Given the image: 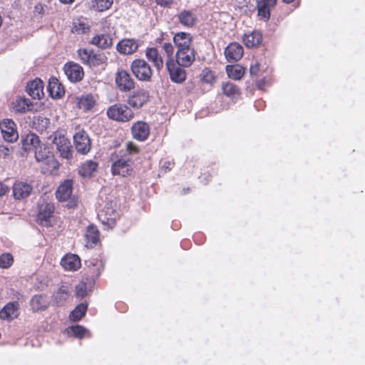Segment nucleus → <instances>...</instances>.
I'll return each instance as SVG.
<instances>
[{"label": "nucleus", "mask_w": 365, "mask_h": 365, "mask_svg": "<svg viewBox=\"0 0 365 365\" xmlns=\"http://www.w3.org/2000/svg\"><path fill=\"white\" fill-rule=\"evenodd\" d=\"M163 50L166 55L165 66L170 80L176 83H183L187 78V73L183 67L179 66L173 59L174 46L170 42L163 44Z\"/></svg>", "instance_id": "nucleus-1"}, {"label": "nucleus", "mask_w": 365, "mask_h": 365, "mask_svg": "<svg viewBox=\"0 0 365 365\" xmlns=\"http://www.w3.org/2000/svg\"><path fill=\"white\" fill-rule=\"evenodd\" d=\"M76 53L81 63L90 68L104 66L107 64L108 58L105 53L95 51L93 48H80Z\"/></svg>", "instance_id": "nucleus-2"}, {"label": "nucleus", "mask_w": 365, "mask_h": 365, "mask_svg": "<svg viewBox=\"0 0 365 365\" xmlns=\"http://www.w3.org/2000/svg\"><path fill=\"white\" fill-rule=\"evenodd\" d=\"M108 118L118 123H128L135 117V113L126 104L116 103L109 106L106 110Z\"/></svg>", "instance_id": "nucleus-3"}, {"label": "nucleus", "mask_w": 365, "mask_h": 365, "mask_svg": "<svg viewBox=\"0 0 365 365\" xmlns=\"http://www.w3.org/2000/svg\"><path fill=\"white\" fill-rule=\"evenodd\" d=\"M110 160L113 162L111 173L113 175L127 177L132 175L133 172V162L128 155L119 156L117 153H113Z\"/></svg>", "instance_id": "nucleus-4"}, {"label": "nucleus", "mask_w": 365, "mask_h": 365, "mask_svg": "<svg viewBox=\"0 0 365 365\" xmlns=\"http://www.w3.org/2000/svg\"><path fill=\"white\" fill-rule=\"evenodd\" d=\"M131 71L137 79L141 81H150L153 76V70L150 64L144 59H135L131 63Z\"/></svg>", "instance_id": "nucleus-5"}, {"label": "nucleus", "mask_w": 365, "mask_h": 365, "mask_svg": "<svg viewBox=\"0 0 365 365\" xmlns=\"http://www.w3.org/2000/svg\"><path fill=\"white\" fill-rule=\"evenodd\" d=\"M53 143L56 145V149L62 158L70 159L72 158L71 145L69 139L64 135L56 132L53 135Z\"/></svg>", "instance_id": "nucleus-6"}, {"label": "nucleus", "mask_w": 365, "mask_h": 365, "mask_svg": "<svg viewBox=\"0 0 365 365\" xmlns=\"http://www.w3.org/2000/svg\"><path fill=\"white\" fill-rule=\"evenodd\" d=\"M150 101L149 91L144 88H138L127 99V103L133 109H140Z\"/></svg>", "instance_id": "nucleus-7"}, {"label": "nucleus", "mask_w": 365, "mask_h": 365, "mask_svg": "<svg viewBox=\"0 0 365 365\" xmlns=\"http://www.w3.org/2000/svg\"><path fill=\"white\" fill-rule=\"evenodd\" d=\"M63 71L68 79L72 83L80 82L84 77V70L78 63L68 61L63 66Z\"/></svg>", "instance_id": "nucleus-8"}, {"label": "nucleus", "mask_w": 365, "mask_h": 365, "mask_svg": "<svg viewBox=\"0 0 365 365\" xmlns=\"http://www.w3.org/2000/svg\"><path fill=\"white\" fill-rule=\"evenodd\" d=\"M115 83L123 92H128L135 88V83L130 74L125 70H118L115 73Z\"/></svg>", "instance_id": "nucleus-9"}, {"label": "nucleus", "mask_w": 365, "mask_h": 365, "mask_svg": "<svg viewBox=\"0 0 365 365\" xmlns=\"http://www.w3.org/2000/svg\"><path fill=\"white\" fill-rule=\"evenodd\" d=\"M0 129L4 139L7 142H15L19 138L16 125L11 119H4L0 122Z\"/></svg>", "instance_id": "nucleus-10"}, {"label": "nucleus", "mask_w": 365, "mask_h": 365, "mask_svg": "<svg viewBox=\"0 0 365 365\" xmlns=\"http://www.w3.org/2000/svg\"><path fill=\"white\" fill-rule=\"evenodd\" d=\"M98 217L108 229H112L115 226L117 220L119 219V215L111 207H105L99 212Z\"/></svg>", "instance_id": "nucleus-11"}, {"label": "nucleus", "mask_w": 365, "mask_h": 365, "mask_svg": "<svg viewBox=\"0 0 365 365\" xmlns=\"http://www.w3.org/2000/svg\"><path fill=\"white\" fill-rule=\"evenodd\" d=\"M196 51L195 48L177 50L175 63L183 68H188L195 61Z\"/></svg>", "instance_id": "nucleus-12"}, {"label": "nucleus", "mask_w": 365, "mask_h": 365, "mask_svg": "<svg viewBox=\"0 0 365 365\" xmlns=\"http://www.w3.org/2000/svg\"><path fill=\"white\" fill-rule=\"evenodd\" d=\"M74 145L81 154H87L91 148L89 136L84 130L77 132L73 136Z\"/></svg>", "instance_id": "nucleus-13"}, {"label": "nucleus", "mask_w": 365, "mask_h": 365, "mask_svg": "<svg viewBox=\"0 0 365 365\" xmlns=\"http://www.w3.org/2000/svg\"><path fill=\"white\" fill-rule=\"evenodd\" d=\"M55 206L52 202H43L38 205L37 222L40 225H46L54 213Z\"/></svg>", "instance_id": "nucleus-14"}, {"label": "nucleus", "mask_w": 365, "mask_h": 365, "mask_svg": "<svg viewBox=\"0 0 365 365\" xmlns=\"http://www.w3.org/2000/svg\"><path fill=\"white\" fill-rule=\"evenodd\" d=\"M146 58L153 64L158 71L164 67V58L157 47H148L145 51Z\"/></svg>", "instance_id": "nucleus-15"}, {"label": "nucleus", "mask_w": 365, "mask_h": 365, "mask_svg": "<svg viewBox=\"0 0 365 365\" xmlns=\"http://www.w3.org/2000/svg\"><path fill=\"white\" fill-rule=\"evenodd\" d=\"M173 41L177 50L193 48L192 36L190 33L180 31L174 34Z\"/></svg>", "instance_id": "nucleus-16"}, {"label": "nucleus", "mask_w": 365, "mask_h": 365, "mask_svg": "<svg viewBox=\"0 0 365 365\" xmlns=\"http://www.w3.org/2000/svg\"><path fill=\"white\" fill-rule=\"evenodd\" d=\"M131 133L134 139L145 141L150 135V126L145 121H137L131 127Z\"/></svg>", "instance_id": "nucleus-17"}, {"label": "nucleus", "mask_w": 365, "mask_h": 365, "mask_svg": "<svg viewBox=\"0 0 365 365\" xmlns=\"http://www.w3.org/2000/svg\"><path fill=\"white\" fill-rule=\"evenodd\" d=\"M243 47L236 42L230 43L225 50V56L228 62L238 61L243 56Z\"/></svg>", "instance_id": "nucleus-18"}, {"label": "nucleus", "mask_w": 365, "mask_h": 365, "mask_svg": "<svg viewBox=\"0 0 365 365\" xmlns=\"http://www.w3.org/2000/svg\"><path fill=\"white\" fill-rule=\"evenodd\" d=\"M84 238L86 247L88 248H93L101 244L100 232L94 225L91 224L87 227Z\"/></svg>", "instance_id": "nucleus-19"}, {"label": "nucleus", "mask_w": 365, "mask_h": 365, "mask_svg": "<svg viewBox=\"0 0 365 365\" xmlns=\"http://www.w3.org/2000/svg\"><path fill=\"white\" fill-rule=\"evenodd\" d=\"M20 305L18 302L7 303L0 310V319L6 321H12L19 315Z\"/></svg>", "instance_id": "nucleus-20"}, {"label": "nucleus", "mask_w": 365, "mask_h": 365, "mask_svg": "<svg viewBox=\"0 0 365 365\" xmlns=\"http://www.w3.org/2000/svg\"><path fill=\"white\" fill-rule=\"evenodd\" d=\"M73 181L71 179L65 180L57 188L55 195L60 202L68 200L73 192Z\"/></svg>", "instance_id": "nucleus-21"}, {"label": "nucleus", "mask_w": 365, "mask_h": 365, "mask_svg": "<svg viewBox=\"0 0 365 365\" xmlns=\"http://www.w3.org/2000/svg\"><path fill=\"white\" fill-rule=\"evenodd\" d=\"M139 47V43L134 38H123L120 41L117 46V51L122 54L130 55L135 53Z\"/></svg>", "instance_id": "nucleus-22"}, {"label": "nucleus", "mask_w": 365, "mask_h": 365, "mask_svg": "<svg viewBox=\"0 0 365 365\" xmlns=\"http://www.w3.org/2000/svg\"><path fill=\"white\" fill-rule=\"evenodd\" d=\"M61 265L66 271H76L81 266V260L77 255L68 253L62 257Z\"/></svg>", "instance_id": "nucleus-23"}, {"label": "nucleus", "mask_w": 365, "mask_h": 365, "mask_svg": "<svg viewBox=\"0 0 365 365\" xmlns=\"http://www.w3.org/2000/svg\"><path fill=\"white\" fill-rule=\"evenodd\" d=\"M262 34L257 30L245 34L242 37L245 46L249 48L258 47L262 43Z\"/></svg>", "instance_id": "nucleus-24"}, {"label": "nucleus", "mask_w": 365, "mask_h": 365, "mask_svg": "<svg viewBox=\"0 0 365 365\" xmlns=\"http://www.w3.org/2000/svg\"><path fill=\"white\" fill-rule=\"evenodd\" d=\"M26 92L34 99H40L43 96V82L38 78L29 81L26 86Z\"/></svg>", "instance_id": "nucleus-25"}, {"label": "nucleus", "mask_w": 365, "mask_h": 365, "mask_svg": "<svg viewBox=\"0 0 365 365\" xmlns=\"http://www.w3.org/2000/svg\"><path fill=\"white\" fill-rule=\"evenodd\" d=\"M41 172L43 174L52 175L55 173L59 168V163L55 158L53 154L48 155V158H46L44 160L40 162Z\"/></svg>", "instance_id": "nucleus-26"}, {"label": "nucleus", "mask_w": 365, "mask_h": 365, "mask_svg": "<svg viewBox=\"0 0 365 365\" xmlns=\"http://www.w3.org/2000/svg\"><path fill=\"white\" fill-rule=\"evenodd\" d=\"M90 43L103 50L111 48L113 44V38L107 34H101L94 36Z\"/></svg>", "instance_id": "nucleus-27"}, {"label": "nucleus", "mask_w": 365, "mask_h": 365, "mask_svg": "<svg viewBox=\"0 0 365 365\" xmlns=\"http://www.w3.org/2000/svg\"><path fill=\"white\" fill-rule=\"evenodd\" d=\"M48 91L52 98H60L65 94V90L63 85L55 77H52L48 81Z\"/></svg>", "instance_id": "nucleus-28"}, {"label": "nucleus", "mask_w": 365, "mask_h": 365, "mask_svg": "<svg viewBox=\"0 0 365 365\" xmlns=\"http://www.w3.org/2000/svg\"><path fill=\"white\" fill-rule=\"evenodd\" d=\"M96 102L94 96L91 93L82 95L76 98L77 107L86 112L91 110L96 106Z\"/></svg>", "instance_id": "nucleus-29"}, {"label": "nucleus", "mask_w": 365, "mask_h": 365, "mask_svg": "<svg viewBox=\"0 0 365 365\" xmlns=\"http://www.w3.org/2000/svg\"><path fill=\"white\" fill-rule=\"evenodd\" d=\"M98 164L92 160H86L78 168V174L84 178H91L93 173L97 170Z\"/></svg>", "instance_id": "nucleus-30"}, {"label": "nucleus", "mask_w": 365, "mask_h": 365, "mask_svg": "<svg viewBox=\"0 0 365 365\" xmlns=\"http://www.w3.org/2000/svg\"><path fill=\"white\" fill-rule=\"evenodd\" d=\"M41 145L38 136L34 133H29L22 140V148L26 152H34Z\"/></svg>", "instance_id": "nucleus-31"}, {"label": "nucleus", "mask_w": 365, "mask_h": 365, "mask_svg": "<svg viewBox=\"0 0 365 365\" xmlns=\"http://www.w3.org/2000/svg\"><path fill=\"white\" fill-rule=\"evenodd\" d=\"M32 190V187L25 182H19L13 186V195L16 199H24L28 197Z\"/></svg>", "instance_id": "nucleus-32"}, {"label": "nucleus", "mask_w": 365, "mask_h": 365, "mask_svg": "<svg viewBox=\"0 0 365 365\" xmlns=\"http://www.w3.org/2000/svg\"><path fill=\"white\" fill-rule=\"evenodd\" d=\"M178 21L185 27H192L196 21V15L190 10H182L177 16Z\"/></svg>", "instance_id": "nucleus-33"}, {"label": "nucleus", "mask_w": 365, "mask_h": 365, "mask_svg": "<svg viewBox=\"0 0 365 365\" xmlns=\"http://www.w3.org/2000/svg\"><path fill=\"white\" fill-rule=\"evenodd\" d=\"M32 103L29 99L24 97H17L15 101L12 102V109L20 113H24L31 110Z\"/></svg>", "instance_id": "nucleus-34"}, {"label": "nucleus", "mask_w": 365, "mask_h": 365, "mask_svg": "<svg viewBox=\"0 0 365 365\" xmlns=\"http://www.w3.org/2000/svg\"><path fill=\"white\" fill-rule=\"evenodd\" d=\"M86 263L92 277H98L104 269V262L98 258H91Z\"/></svg>", "instance_id": "nucleus-35"}, {"label": "nucleus", "mask_w": 365, "mask_h": 365, "mask_svg": "<svg viewBox=\"0 0 365 365\" xmlns=\"http://www.w3.org/2000/svg\"><path fill=\"white\" fill-rule=\"evenodd\" d=\"M222 91L224 95L231 99L238 98L241 94L240 88L230 81L222 84Z\"/></svg>", "instance_id": "nucleus-36"}, {"label": "nucleus", "mask_w": 365, "mask_h": 365, "mask_svg": "<svg viewBox=\"0 0 365 365\" xmlns=\"http://www.w3.org/2000/svg\"><path fill=\"white\" fill-rule=\"evenodd\" d=\"M49 302L45 295L37 294L32 297L31 307L34 312L43 311L48 307Z\"/></svg>", "instance_id": "nucleus-37"}, {"label": "nucleus", "mask_w": 365, "mask_h": 365, "mask_svg": "<svg viewBox=\"0 0 365 365\" xmlns=\"http://www.w3.org/2000/svg\"><path fill=\"white\" fill-rule=\"evenodd\" d=\"M91 31V26L80 19L73 21L71 27V32L77 35L88 34Z\"/></svg>", "instance_id": "nucleus-38"}, {"label": "nucleus", "mask_w": 365, "mask_h": 365, "mask_svg": "<svg viewBox=\"0 0 365 365\" xmlns=\"http://www.w3.org/2000/svg\"><path fill=\"white\" fill-rule=\"evenodd\" d=\"M226 71L228 74V76L235 80L241 79L245 73V69L244 67L239 64L235 65H228L226 67Z\"/></svg>", "instance_id": "nucleus-39"}, {"label": "nucleus", "mask_w": 365, "mask_h": 365, "mask_svg": "<svg viewBox=\"0 0 365 365\" xmlns=\"http://www.w3.org/2000/svg\"><path fill=\"white\" fill-rule=\"evenodd\" d=\"M88 309L87 303H81L70 314L69 318L73 322L81 320L86 314Z\"/></svg>", "instance_id": "nucleus-40"}, {"label": "nucleus", "mask_w": 365, "mask_h": 365, "mask_svg": "<svg viewBox=\"0 0 365 365\" xmlns=\"http://www.w3.org/2000/svg\"><path fill=\"white\" fill-rule=\"evenodd\" d=\"M34 125L36 130L39 132H43L46 130V129L50 126L51 121L50 119L46 117L38 115L35 118Z\"/></svg>", "instance_id": "nucleus-41"}, {"label": "nucleus", "mask_w": 365, "mask_h": 365, "mask_svg": "<svg viewBox=\"0 0 365 365\" xmlns=\"http://www.w3.org/2000/svg\"><path fill=\"white\" fill-rule=\"evenodd\" d=\"M200 80L205 83L212 85L216 81V76L213 71L209 68H205L200 75Z\"/></svg>", "instance_id": "nucleus-42"}, {"label": "nucleus", "mask_w": 365, "mask_h": 365, "mask_svg": "<svg viewBox=\"0 0 365 365\" xmlns=\"http://www.w3.org/2000/svg\"><path fill=\"white\" fill-rule=\"evenodd\" d=\"M113 0H92V7L98 11H104L110 8Z\"/></svg>", "instance_id": "nucleus-43"}, {"label": "nucleus", "mask_w": 365, "mask_h": 365, "mask_svg": "<svg viewBox=\"0 0 365 365\" xmlns=\"http://www.w3.org/2000/svg\"><path fill=\"white\" fill-rule=\"evenodd\" d=\"M92 282H90V288ZM91 291V289H88V284L86 282L81 281L76 286V296L78 298H83L87 296L88 292Z\"/></svg>", "instance_id": "nucleus-44"}, {"label": "nucleus", "mask_w": 365, "mask_h": 365, "mask_svg": "<svg viewBox=\"0 0 365 365\" xmlns=\"http://www.w3.org/2000/svg\"><path fill=\"white\" fill-rule=\"evenodd\" d=\"M35 158L36 161L41 162V160H44L46 158H48V155H52L53 153L48 150V149L44 145H41L35 151Z\"/></svg>", "instance_id": "nucleus-45"}, {"label": "nucleus", "mask_w": 365, "mask_h": 365, "mask_svg": "<svg viewBox=\"0 0 365 365\" xmlns=\"http://www.w3.org/2000/svg\"><path fill=\"white\" fill-rule=\"evenodd\" d=\"M14 263V257L11 253H3L0 255V268L8 269Z\"/></svg>", "instance_id": "nucleus-46"}, {"label": "nucleus", "mask_w": 365, "mask_h": 365, "mask_svg": "<svg viewBox=\"0 0 365 365\" xmlns=\"http://www.w3.org/2000/svg\"><path fill=\"white\" fill-rule=\"evenodd\" d=\"M69 296L68 288L66 286H61L55 294V300L57 303L65 302Z\"/></svg>", "instance_id": "nucleus-47"}, {"label": "nucleus", "mask_w": 365, "mask_h": 365, "mask_svg": "<svg viewBox=\"0 0 365 365\" xmlns=\"http://www.w3.org/2000/svg\"><path fill=\"white\" fill-rule=\"evenodd\" d=\"M69 329L71 334L78 339L83 338L87 332L86 329L81 325L71 326Z\"/></svg>", "instance_id": "nucleus-48"}, {"label": "nucleus", "mask_w": 365, "mask_h": 365, "mask_svg": "<svg viewBox=\"0 0 365 365\" xmlns=\"http://www.w3.org/2000/svg\"><path fill=\"white\" fill-rule=\"evenodd\" d=\"M257 16L259 19L264 21H268L270 18V10L265 8L264 6L257 4Z\"/></svg>", "instance_id": "nucleus-49"}, {"label": "nucleus", "mask_w": 365, "mask_h": 365, "mask_svg": "<svg viewBox=\"0 0 365 365\" xmlns=\"http://www.w3.org/2000/svg\"><path fill=\"white\" fill-rule=\"evenodd\" d=\"M277 0H258L257 4L264 6L265 8L271 10L276 5Z\"/></svg>", "instance_id": "nucleus-50"}, {"label": "nucleus", "mask_w": 365, "mask_h": 365, "mask_svg": "<svg viewBox=\"0 0 365 365\" xmlns=\"http://www.w3.org/2000/svg\"><path fill=\"white\" fill-rule=\"evenodd\" d=\"M175 0H155L157 5L164 8H170L174 3Z\"/></svg>", "instance_id": "nucleus-51"}, {"label": "nucleus", "mask_w": 365, "mask_h": 365, "mask_svg": "<svg viewBox=\"0 0 365 365\" xmlns=\"http://www.w3.org/2000/svg\"><path fill=\"white\" fill-rule=\"evenodd\" d=\"M127 151L130 153H138L139 152V149L138 146L133 142H128L126 145Z\"/></svg>", "instance_id": "nucleus-52"}, {"label": "nucleus", "mask_w": 365, "mask_h": 365, "mask_svg": "<svg viewBox=\"0 0 365 365\" xmlns=\"http://www.w3.org/2000/svg\"><path fill=\"white\" fill-rule=\"evenodd\" d=\"M260 69V65L258 62H255V63L252 64L250 68V73L252 76L257 75Z\"/></svg>", "instance_id": "nucleus-53"}, {"label": "nucleus", "mask_w": 365, "mask_h": 365, "mask_svg": "<svg viewBox=\"0 0 365 365\" xmlns=\"http://www.w3.org/2000/svg\"><path fill=\"white\" fill-rule=\"evenodd\" d=\"M9 190V188L7 185L0 182V197L6 195Z\"/></svg>", "instance_id": "nucleus-54"}, {"label": "nucleus", "mask_w": 365, "mask_h": 365, "mask_svg": "<svg viewBox=\"0 0 365 365\" xmlns=\"http://www.w3.org/2000/svg\"><path fill=\"white\" fill-rule=\"evenodd\" d=\"M9 153H10V150L9 148L4 146V145L0 146V155H2L4 156V158H6V156H8L9 155Z\"/></svg>", "instance_id": "nucleus-55"}, {"label": "nucleus", "mask_w": 365, "mask_h": 365, "mask_svg": "<svg viewBox=\"0 0 365 365\" xmlns=\"http://www.w3.org/2000/svg\"><path fill=\"white\" fill-rule=\"evenodd\" d=\"M173 164H174L173 163H170V161H166L163 164V167L165 168V169L170 170L171 166L173 165Z\"/></svg>", "instance_id": "nucleus-56"}, {"label": "nucleus", "mask_w": 365, "mask_h": 365, "mask_svg": "<svg viewBox=\"0 0 365 365\" xmlns=\"http://www.w3.org/2000/svg\"><path fill=\"white\" fill-rule=\"evenodd\" d=\"M61 3L64 4H72L75 1V0H59Z\"/></svg>", "instance_id": "nucleus-57"}, {"label": "nucleus", "mask_w": 365, "mask_h": 365, "mask_svg": "<svg viewBox=\"0 0 365 365\" xmlns=\"http://www.w3.org/2000/svg\"><path fill=\"white\" fill-rule=\"evenodd\" d=\"M163 34H162L160 37H158V38H156V42H157L158 43H162V41H163Z\"/></svg>", "instance_id": "nucleus-58"}, {"label": "nucleus", "mask_w": 365, "mask_h": 365, "mask_svg": "<svg viewBox=\"0 0 365 365\" xmlns=\"http://www.w3.org/2000/svg\"><path fill=\"white\" fill-rule=\"evenodd\" d=\"M282 1L286 4H290V3L293 2L294 0H282Z\"/></svg>", "instance_id": "nucleus-59"}, {"label": "nucleus", "mask_w": 365, "mask_h": 365, "mask_svg": "<svg viewBox=\"0 0 365 365\" xmlns=\"http://www.w3.org/2000/svg\"><path fill=\"white\" fill-rule=\"evenodd\" d=\"M189 191H190V188H189V187H188V188H187V189H183V190H182V193H183V194H186V193H187Z\"/></svg>", "instance_id": "nucleus-60"}]
</instances>
